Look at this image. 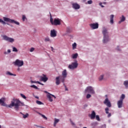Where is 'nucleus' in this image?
<instances>
[{"label":"nucleus","mask_w":128,"mask_h":128,"mask_svg":"<svg viewBox=\"0 0 128 128\" xmlns=\"http://www.w3.org/2000/svg\"><path fill=\"white\" fill-rule=\"evenodd\" d=\"M4 98H2L0 99V104L2 106H8V108H12V106H15L14 108L16 110H18V107L20 106L22 102L18 99H13L12 101L11 102V104L8 106L6 105L4 102Z\"/></svg>","instance_id":"1"},{"label":"nucleus","mask_w":128,"mask_h":128,"mask_svg":"<svg viewBox=\"0 0 128 128\" xmlns=\"http://www.w3.org/2000/svg\"><path fill=\"white\" fill-rule=\"evenodd\" d=\"M62 76H58L56 77V86H58L59 84H60V82H64V79L66 78L67 76H68V72H66V70H64L62 72Z\"/></svg>","instance_id":"2"},{"label":"nucleus","mask_w":128,"mask_h":128,"mask_svg":"<svg viewBox=\"0 0 128 128\" xmlns=\"http://www.w3.org/2000/svg\"><path fill=\"white\" fill-rule=\"evenodd\" d=\"M102 34L104 36L103 42L104 44H106L110 40V38H108V29L106 28H103Z\"/></svg>","instance_id":"3"},{"label":"nucleus","mask_w":128,"mask_h":128,"mask_svg":"<svg viewBox=\"0 0 128 128\" xmlns=\"http://www.w3.org/2000/svg\"><path fill=\"white\" fill-rule=\"evenodd\" d=\"M50 22L52 26H60V19L56 18L54 20L52 14H50Z\"/></svg>","instance_id":"4"},{"label":"nucleus","mask_w":128,"mask_h":128,"mask_svg":"<svg viewBox=\"0 0 128 128\" xmlns=\"http://www.w3.org/2000/svg\"><path fill=\"white\" fill-rule=\"evenodd\" d=\"M3 18L4 22H10V24H16L17 26H20V22L14 20H12L6 17H4Z\"/></svg>","instance_id":"5"},{"label":"nucleus","mask_w":128,"mask_h":128,"mask_svg":"<svg viewBox=\"0 0 128 128\" xmlns=\"http://www.w3.org/2000/svg\"><path fill=\"white\" fill-rule=\"evenodd\" d=\"M44 92L45 94H46V96L50 102H54V100H52V98H54V99L56 98V97L54 96V95H53L52 94H50V93L48 92L47 91H44Z\"/></svg>","instance_id":"6"},{"label":"nucleus","mask_w":128,"mask_h":128,"mask_svg":"<svg viewBox=\"0 0 128 128\" xmlns=\"http://www.w3.org/2000/svg\"><path fill=\"white\" fill-rule=\"evenodd\" d=\"M13 64L14 66H16L20 68V66H24V61L17 59L14 62H13Z\"/></svg>","instance_id":"7"},{"label":"nucleus","mask_w":128,"mask_h":128,"mask_svg":"<svg viewBox=\"0 0 128 128\" xmlns=\"http://www.w3.org/2000/svg\"><path fill=\"white\" fill-rule=\"evenodd\" d=\"M78 66V64L76 61V62H72L71 64H70L68 66V68L70 70H74V68H76Z\"/></svg>","instance_id":"8"},{"label":"nucleus","mask_w":128,"mask_h":128,"mask_svg":"<svg viewBox=\"0 0 128 128\" xmlns=\"http://www.w3.org/2000/svg\"><path fill=\"white\" fill-rule=\"evenodd\" d=\"M85 92L87 94H94V88L92 86H88L85 90Z\"/></svg>","instance_id":"9"},{"label":"nucleus","mask_w":128,"mask_h":128,"mask_svg":"<svg viewBox=\"0 0 128 128\" xmlns=\"http://www.w3.org/2000/svg\"><path fill=\"white\" fill-rule=\"evenodd\" d=\"M3 40H6L7 42H14V38H10L6 35L3 36Z\"/></svg>","instance_id":"10"},{"label":"nucleus","mask_w":128,"mask_h":128,"mask_svg":"<svg viewBox=\"0 0 128 128\" xmlns=\"http://www.w3.org/2000/svg\"><path fill=\"white\" fill-rule=\"evenodd\" d=\"M104 104H106L108 108L112 107V104H110V102L108 100V98H106L104 102Z\"/></svg>","instance_id":"11"},{"label":"nucleus","mask_w":128,"mask_h":128,"mask_svg":"<svg viewBox=\"0 0 128 128\" xmlns=\"http://www.w3.org/2000/svg\"><path fill=\"white\" fill-rule=\"evenodd\" d=\"M90 26L92 30H96V28H98V23L90 24Z\"/></svg>","instance_id":"12"},{"label":"nucleus","mask_w":128,"mask_h":128,"mask_svg":"<svg viewBox=\"0 0 128 128\" xmlns=\"http://www.w3.org/2000/svg\"><path fill=\"white\" fill-rule=\"evenodd\" d=\"M57 32L54 29L50 30V37L56 38V36Z\"/></svg>","instance_id":"13"},{"label":"nucleus","mask_w":128,"mask_h":128,"mask_svg":"<svg viewBox=\"0 0 128 128\" xmlns=\"http://www.w3.org/2000/svg\"><path fill=\"white\" fill-rule=\"evenodd\" d=\"M72 8L74 10H80V6L78 3H73L72 4Z\"/></svg>","instance_id":"14"},{"label":"nucleus","mask_w":128,"mask_h":128,"mask_svg":"<svg viewBox=\"0 0 128 128\" xmlns=\"http://www.w3.org/2000/svg\"><path fill=\"white\" fill-rule=\"evenodd\" d=\"M48 78L46 77V76L43 74V76L40 77V80L41 82H48Z\"/></svg>","instance_id":"15"},{"label":"nucleus","mask_w":128,"mask_h":128,"mask_svg":"<svg viewBox=\"0 0 128 128\" xmlns=\"http://www.w3.org/2000/svg\"><path fill=\"white\" fill-rule=\"evenodd\" d=\"M123 102H124V101L120 100H119L117 104H118V108H122V106Z\"/></svg>","instance_id":"16"},{"label":"nucleus","mask_w":128,"mask_h":128,"mask_svg":"<svg viewBox=\"0 0 128 128\" xmlns=\"http://www.w3.org/2000/svg\"><path fill=\"white\" fill-rule=\"evenodd\" d=\"M90 118L91 120H94V118H96V112H94V111H92V114L90 115Z\"/></svg>","instance_id":"17"},{"label":"nucleus","mask_w":128,"mask_h":128,"mask_svg":"<svg viewBox=\"0 0 128 128\" xmlns=\"http://www.w3.org/2000/svg\"><path fill=\"white\" fill-rule=\"evenodd\" d=\"M114 14L110 16V24H114Z\"/></svg>","instance_id":"18"},{"label":"nucleus","mask_w":128,"mask_h":128,"mask_svg":"<svg viewBox=\"0 0 128 128\" xmlns=\"http://www.w3.org/2000/svg\"><path fill=\"white\" fill-rule=\"evenodd\" d=\"M20 114L23 116V118H28V113L24 114H22V112H20Z\"/></svg>","instance_id":"19"},{"label":"nucleus","mask_w":128,"mask_h":128,"mask_svg":"<svg viewBox=\"0 0 128 128\" xmlns=\"http://www.w3.org/2000/svg\"><path fill=\"white\" fill-rule=\"evenodd\" d=\"M125 20H126V17H124V16H122V18H121L120 20L119 21V24H120L121 22H122Z\"/></svg>","instance_id":"20"},{"label":"nucleus","mask_w":128,"mask_h":128,"mask_svg":"<svg viewBox=\"0 0 128 128\" xmlns=\"http://www.w3.org/2000/svg\"><path fill=\"white\" fill-rule=\"evenodd\" d=\"M78 53H76L75 54H74L72 55V58H77L78 56Z\"/></svg>","instance_id":"21"},{"label":"nucleus","mask_w":128,"mask_h":128,"mask_svg":"<svg viewBox=\"0 0 128 128\" xmlns=\"http://www.w3.org/2000/svg\"><path fill=\"white\" fill-rule=\"evenodd\" d=\"M126 98V96L124 94H122L121 96V97L120 98V100H122V102H124V98Z\"/></svg>","instance_id":"22"},{"label":"nucleus","mask_w":128,"mask_h":128,"mask_svg":"<svg viewBox=\"0 0 128 128\" xmlns=\"http://www.w3.org/2000/svg\"><path fill=\"white\" fill-rule=\"evenodd\" d=\"M72 46L73 50H76V43L74 42L72 44Z\"/></svg>","instance_id":"23"},{"label":"nucleus","mask_w":128,"mask_h":128,"mask_svg":"<svg viewBox=\"0 0 128 128\" xmlns=\"http://www.w3.org/2000/svg\"><path fill=\"white\" fill-rule=\"evenodd\" d=\"M6 74L9 76H16V74L10 73V72H8Z\"/></svg>","instance_id":"24"},{"label":"nucleus","mask_w":128,"mask_h":128,"mask_svg":"<svg viewBox=\"0 0 128 128\" xmlns=\"http://www.w3.org/2000/svg\"><path fill=\"white\" fill-rule=\"evenodd\" d=\"M20 96H22V98H24V100H26V96H24V94H20Z\"/></svg>","instance_id":"25"},{"label":"nucleus","mask_w":128,"mask_h":128,"mask_svg":"<svg viewBox=\"0 0 128 128\" xmlns=\"http://www.w3.org/2000/svg\"><path fill=\"white\" fill-rule=\"evenodd\" d=\"M36 103L37 104H39V105L44 104V103H42V102L40 100H36Z\"/></svg>","instance_id":"26"},{"label":"nucleus","mask_w":128,"mask_h":128,"mask_svg":"<svg viewBox=\"0 0 128 128\" xmlns=\"http://www.w3.org/2000/svg\"><path fill=\"white\" fill-rule=\"evenodd\" d=\"M124 86H126V88H128V80L124 81Z\"/></svg>","instance_id":"27"},{"label":"nucleus","mask_w":128,"mask_h":128,"mask_svg":"<svg viewBox=\"0 0 128 128\" xmlns=\"http://www.w3.org/2000/svg\"><path fill=\"white\" fill-rule=\"evenodd\" d=\"M40 116H42V118H44V120H48V118H46V116L42 114H40Z\"/></svg>","instance_id":"28"},{"label":"nucleus","mask_w":128,"mask_h":128,"mask_svg":"<svg viewBox=\"0 0 128 128\" xmlns=\"http://www.w3.org/2000/svg\"><path fill=\"white\" fill-rule=\"evenodd\" d=\"M44 42H50V38L46 37L44 38Z\"/></svg>","instance_id":"29"},{"label":"nucleus","mask_w":128,"mask_h":128,"mask_svg":"<svg viewBox=\"0 0 128 128\" xmlns=\"http://www.w3.org/2000/svg\"><path fill=\"white\" fill-rule=\"evenodd\" d=\"M96 120H98V122H100V116H98V115H96Z\"/></svg>","instance_id":"30"},{"label":"nucleus","mask_w":128,"mask_h":128,"mask_svg":"<svg viewBox=\"0 0 128 128\" xmlns=\"http://www.w3.org/2000/svg\"><path fill=\"white\" fill-rule=\"evenodd\" d=\"M30 88H35V90H38V88L36 85L30 86Z\"/></svg>","instance_id":"31"},{"label":"nucleus","mask_w":128,"mask_h":128,"mask_svg":"<svg viewBox=\"0 0 128 128\" xmlns=\"http://www.w3.org/2000/svg\"><path fill=\"white\" fill-rule=\"evenodd\" d=\"M108 110H110V109L108 108H105L106 114H108Z\"/></svg>","instance_id":"32"},{"label":"nucleus","mask_w":128,"mask_h":128,"mask_svg":"<svg viewBox=\"0 0 128 128\" xmlns=\"http://www.w3.org/2000/svg\"><path fill=\"white\" fill-rule=\"evenodd\" d=\"M12 52H17L18 49L16 47H13L12 48Z\"/></svg>","instance_id":"33"},{"label":"nucleus","mask_w":128,"mask_h":128,"mask_svg":"<svg viewBox=\"0 0 128 128\" xmlns=\"http://www.w3.org/2000/svg\"><path fill=\"white\" fill-rule=\"evenodd\" d=\"M104 79V75H101L99 78V80H102Z\"/></svg>","instance_id":"34"},{"label":"nucleus","mask_w":128,"mask_h":128,"mask_svg":"<svg viewBox=\"0 0 128 128\" xmlns=\"http://www.w3.org/2000/svg\"><path fill=\"white\" fill-rule=\"evenodd\" d=\"M88 4H92V0H90L88 1Z\"/></svg>","instance_id":"35"},{"label":"nucleus","mask_w":128,"mask_h":128,"mask_svg":"<svg viewBox=\"0 0 128 128\" xmlns=\"http://www.w3.org/2000/svg\"><path fill=\"white\" fill-rule=\"evenodd\" d=\"M91 96H92V95H90V94H88L86 95V98H91Z\"/></svg>","instance_id":"36"},{"label":"nucleus","mask_w":128,"mask_h":128,"mask_svg":"<svg viewBox=\"0 0 128 128\" xmlns=\"http://www.w3.org/2000/svg\"><path fill=\"white\" fill-rule=\"evenodd\" d=\"M58 122H60V120L58 119H55V120H54V123L55 124H58Z\"/></svg>","instance_id":"37"},{"label":"nucleus","mask_w":128,"mask_h":128,"mask_svg":"<svg viewBox=\"0 0 128 128\" xmlns=\"http://www.w3.org/2000/svg\"><path fill=\"white\" fill-rule=\"evenodd\" d=\"M22 20L23 22H24V20H26V16H24V15L22 16Z\"/></svg>","instance_id":"38"},{"label":"nucleus","mask_w":128,"mask_h":128,"mask_svg":"<svg viewBox=\"0 0 128 128\" xmlns=\"http://www.w3.org/2000/svg\"><path fill=\"white\" fill-rule=\"evenodd\" d=\"M34 48H32L30 50V52H34Z\"/></svg>","instance_id":"39"},{"label":"nucleus","mask_w":128,"mask_h":128,"mask_svg":"<svg viewBox=\"0 0 128 128\" xmlns=\"http://www.w3.org/2000/svg\"><path fill=\"white\" fill-rule=\"evenodd\" d=\"M99 5L100 6H101L102 8H104V6L102 5V2L99 3Z\"/></svg>","instance_id":"40"},{"label":"nucleus","mask_w":128,"mask_h":128,"mask_svg":"<svg viewBox=\"0 0 128 128\" xmlns=\"http://www.w3.org/2000/svg\"><path fill=\"white\" fill-rule=\"evenodd\" d=\"M110 116H112V114L109 113L108 115V118H110Z\"/></svg>","instance_id":"41"},{"label":"nucleus","mask_w":128,"mask_h":128,"mask_svg":"<svg viewBox=\"0 0 128 128\" xmlns=\"http://www.w3.org/2000/svg\"><path fill=\"white\" fill-rule=\"evenodd\" d=\"M70 122L72 124V126H76V124H74V122H72V120H70Z\"/></svg>","instance_id":"42"},{"label":"nucleus","mask_w":128,"mask_h":128,"mask_svg":"<svg viewBox=\"0 0 128 128\" xmlns=\"http://www.w3.org/2000/svg\"><path fill=\"white\" fill-rule=\"evenodd\" d=\"M51 48H52V52H54V48H52V47L51 46Z\"/></svg>","instance_id":"43"},{"label":"nucleus","mask_w":128,"mask_h":128,"mask_svg":"<svg viewBox=\"0 0 128 128\" xmlns=\"http://www.w3.org/2000/svg\"><path fill=\"white\" fill-rule=\"evenodd\" d=\"M32 84H36V82L31 80Z\"/></svg>","instance_id":"44"},{"label":"nucleus","mask_w":128,"mask_h":128,"mask_svg":"<svg viewBox=\"0 0 128 128\" xmlns=\"http://www.w3.org/2000/svg\"><path fill=\"white\" fill-rule=\"evenodd\" d=\"M36 84H42V83L38 81L36 82Z\"/></svg>","instance_id":"45"},{"label":"nucleus","mask_w":128,"mask_h":128,"mask_svg":"<svg viewBox=\"0 0 128 128\" xmlns=\"http://www.w3.org/2000/svg\"><path fill=\"white\" fill-rule=\"evenodd\" d=\"M2 24H6V23L4 21H2Z\"/></svg>","instance_id":"46"},{"label":"nucleus","mask_w":128,"mask_h":128,"mask_svg":"<svg viewBox=\"0 0 128 128\" xmlns=\"http://www.w3.org/2000/svg\"><path fill=\"white\" fill-rule=\"evenodd\" d=\"M116 50H120V47H118V46L117 47Z\"/></svg>","instance_id":"47"},{"label":"nucleus","mask_w":128,"mask_h":128,"mask_svg":"<svg viewBox=\"0 0 128 128\" xmlns=\"http://www.w3.org/2000/svg\"><path fill=\"white\" fill-rule=\"evenodd\" d=\"M56 126V123H55V122H54V126Z\"/></svg>","instance_id":"48"},{"label":"nucleus","mask_w":128,"mask_h":128,"mask_svg":"<svg viewBox=\"0 0 128 128\" xmlns=\"http://www.w3.org/2000/svg\"><path fill=\"white\" fill-rule=\"evenodd\" d=\"M3 21H4V20H2L0 19V22H1L2 24V22Z\"/></svg>","instance_id":"49"},{"label":"nucleus","mask_w":128,"mask_h":128,"mask_svg":"<svg viewBox=\"0 0 128 128\" xmlns=\"http://www.w3.org/2000/svg\"><path fill=\"white\" fill-rule=\"evenodd\" d=\"M8 52L10 54V50H8Z\"/></svg>","instance_id":"50"},{"label":"nucleus","mask_w":128,"mask_h":128,"mask_svg":"<svg viewBox=\"0 0 128 128\" xmlns=\"http://www.w3.org/2000/svg\"><path fill=\"white\" fill-rule=\"evenodd\" d=\"M36 98H37L38 100L39 98H38V96H36Z\"/></svg>","instance_id":"51"},{"label":"nucleus","mask_w":128,"mask_h":128,"mask_svg":"<svg viewBox=\"0 0 128 128\" xmlns=\"http://www.w3.org/2000/svg\"><path fill=\"white\" fill-rule=\"evenodd\" d=\"M68 30H70V28H67V31L68 32Z\"/></svg>","instance_id":"52"},{"label":"nucleus","mask_w":128,"mask_h":128,"mask_svg":"<svg viewBox=\"0 0 128 128\" xmlns=\"http://www.w3.org/2000/svg\"><path fill=\"white\" fill-rule=\"evenodd\" d=\"M65 88H66V90H68V88H66V86H65Z\"/></svg>","instance_id":"53"},{"label":"nucleus","mask_w":128,"mask_h":128,"mask_svg":"<svg viewBox=\"0 0 128 128\" xmlns=\"http://www.w3.org/2000/svg\"><path fill=\"white\" fill-rule=\"evenodd\" d=\"M41 84V86H44V84L42 83H41V84Z\"/></svg>","instance_id":"54"},{"label":"nucleus","mask_w":128,"mask_h":128,"mask_svg":"<svg viewBox=\"0 0 128 128\" xmlns=\"http://www.w3.org/2000/svg\"><path fill=\"white\" fill-rule=\"evenodd\" d=\"M104 4H106V2H104Z\"/></svg>","instance_id":"55"},{"label":"nucleus","mask_w":128,"mask_h":128,"mask_svg":"<svg viewBox=\"0 0 128 128\" xmlns=\"http://www.w3.org/2000/svg\"><path fill=\"white\" fill-rule=\"evenodd\" d=\"M8 24V26H10V24Z\"/></svg>","instance_id":"56"},{"label":"nucleus","mask_w":128,"mask_h":128,"mask_svg":"<svg viewBox=\"0 0 128 128\" xmlns=\"http://www.w3.org/2000/svg\"><path fill=\"white\" fill-rule=\"evenodd\" d=\"M0 128H2V126L0 125Z\"/></svg>","instance_id":"57"},{"label":"nucleus","mask_w":128,"mask_h":128,"mask_svg":"<svg viewBox=\"0 0 128 128\" xmlns=\"http://www.w3.org/2000/svg\"><path fill=\"white\" fill-rule=\"evenodd\" d=\"M86 128V127H84V128Z\"/></svg>","instance_id":"58"},{"label":"nucleus","mask_w":128,"mask_h":128,"mask_svg":"<svg viewBox=\"0 0 128 128\" xmlns=\"http://www.w3.org/2000/svg\"><path fill=\"white\" fill-rule=\"evenodd\" d=\"M4 54H6V52H4Z\"/></svg>","instance_id":"59"}]
</instances>
